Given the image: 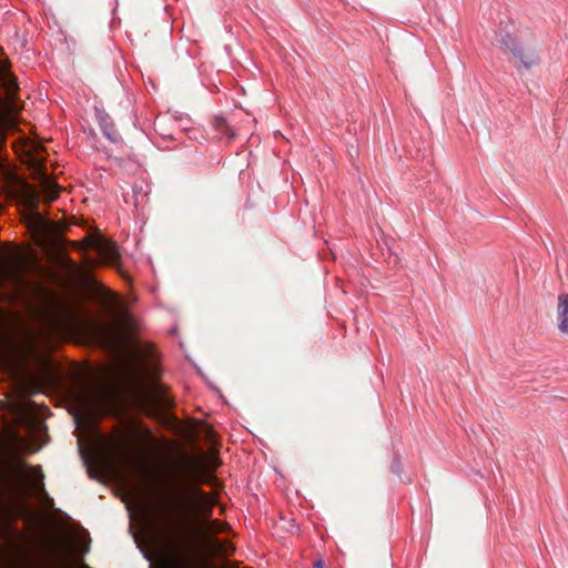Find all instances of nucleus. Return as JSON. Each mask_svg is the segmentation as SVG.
I'll return each instance as SVG.
<instances>
[{"label": "nucleus", "mask_w": 568, "mask_h": 568, "mask_svg": "<svg viewBox=\"0 0 568 568\" xmlns=\"http://www.w3.org/2000/svg\"><path fill=\"white\" fill-rule=\"evenodd\" d=\"M23 272L24 265L17 257L10 258L0 266L2 278L18 290L23 288L26 285Z\"/></svg>", "instance_id": "423d86ee"}, {"label": "nucleus", "mask_w": 568, "mask_h": 568, "mask_svg": "<svg viewBox=\"0 0 568 568\" xmlns=\"http://www.w3.org/2000/svg\"><path fill=\"white\" fill-rule=\"evenodd\" d=\"M217 466H219V462H217V459H216V458H212V460H211V467H212V468H216Z\"/></svg>", "instance_id": "f3484780"}, {"label": "nucleus", "mask_w": 568, "mask_h": 568, "mask_svg": "<svg viewBox=\"0 0 568 568\" xmlns=\"http://www.w3.org/2000/svg\"><path fill=\"white\" fill-rule=\"evenodd\" d=\"M146 399L151 406L159 410H166L172 405V398L166 393V388L160 383H154L148 394Z\"/></svg>", "instance_id": "6e6552de"}, {"label": "nucleus", "mask_w": 568, "mask_h": 568, "mask_svg": "<svg viewBox=\"0 0 568 568\" xmlns=\"http://www.w3.org/2000/svg\"><path fill=\"white\" fill-rule=\"evenodd\" d=\"M165 555L162 559L163 568H195L187 551L189 539L185 535L175 531H165Z\"/></svg>", "instance_id": "7ed1b4c3"}, {"label": "nucleus", "mask_w": 568, "mask_h": 568, "mask_svg": "<svg viewBox=\"0 0 568 568\" xmlns=\"http://www.w3.org/2000/svg\"><path fill=\"white\" fill-rule=\"evenodd\" d=\"M87 264H88L89 266H93V265L95 264V262H94L92 258H89V260L87 261Z\"/></svg>", "instance_id": "6ab92c4d"}, {"label": "nucleus", "mask_w": 568, "mask_h": 568, "mask_svg": "<svg viewBox=\"0 0 568 568\" xmlns=\"http://www.w3.org/2000/svg\"><path fill=\"white\" fill-rule=\"evenodd\" d=\"M4 88L8 94V99L13 104L16 100V93L18 90V83L16 79L11 78L9 74L4 78Z\"/></svg>", "instance_id": "ddd939ff"}, {"label": "nucleus", "mask_w": 568, "mask_h": 568, "mask_svg": "<svg viewBox=\"0 0 568 568\" xmlns=\"http://www.w3.org/2000/svg\"><path fill=\"white\" fill-rule=\"evenodd\" d=\"M70 396L81 412L92 413L100 406L102 392L90 383H79L70 389Z\"/></svg>", "instance_id": "20e7f679"}, {"label": "nucleus", "mask_w": 568, "mask_h": 568, "mask_svg": "<svg viewBox=\"0 0 568 568\" xmlns=\"http://www.w3.org/2000/svg\"><path fill=\"white\" fill-rule=\"evenodd\" d=\"M40 185L49 201H54L58 197L60 187L48 176L45 171L41 172Z\"/></svg>", "instance_id": "f8f14e48"}, {"label": "nucleus", "mask_w": 568, "mask_h": 568, "mask_svg": "<svg viewBox=\"0 0 568 568\" xmlns=\"http://www.w3.org/2000/svg\"><path fill=\"white\" fill-rule=\"evenodd\" d=\"M212 516V509L209 507L203 513L204 517V524H203V534L207 538H212L213 535L225 532L230 526L227 523L219 521V520H211Z\"/></svg>", "instance_id": "9d476101"}, {"label": "nucleus", "mask_w": 568, "mask_h": 568, "mask_svg": "<svg viewBox=\"0 0 568 568\" xmlns=\"http://www.w3.org/2000/svg\"><path fill=\"white\" fill-rule=\"evenodd\" d=\"M217 124H219V126H221V128H222V126H224V125H226V123L224 122V120H219V121H217Z\"/></svg>", "instance_id": "aec40b11"}, {"label": "nucleus", "mask_w": 568, "mask_h": 568, "mask_svg": "<svg viewBox=\"0 0 568 568\" xmlns=\"http://www.w3.org/2000/svg\"><path fill=\"white\" fill-rule=\"evenodd\" d=\"M557 324L562 334H568V294L558 296Z\"/></svg>", "instance_id": "9b49d317"}, {"label": "nucleus", "mask_w": 568, "mask_h": 568, "mask_svg": "<svg viewBox=\"0 0 568 568\" xmlns=\"http://www.w3.org/2000/svg\"><path fill=\"white\" fill-rule=\"evenodd\" d=\"M89 246L95 250L104 263L113 264L120 258V253L113 242L97 237L89 241Z\"/></svg>", "instance_id": "0eeeda50"}, {"label": "nucleus", "mask_w": 568, "mask_h": 568, "mask_svg": "<svg viewBox=\"0 0 568 568\" xmlns=\"http://www.w3.org/2000/svg\"><path fill=\"white\" fill-rule=\"evenodd\" d=\"M121 320H122L123 325L130 326L131 320H130V316H129V314L126 312H122Z\"/></svg>", "instance_id": "dca6fc26"}, {"label": "nucleus", "mask_w": 568, "mask_h": 568, "mask_svg": "<svg viewBox=\"0 0 568 568\" xmlns=\"http://www.w3.org/2000/svg\"><path fill=\"white\" fill-rule=\"evenodd\" d=\"M109 139H111L112 141H115L116 140V136H112L111 134H108Z\"/></svg>", "instance_id": "412c9836"}, {"label": "nucleus", "mask_w": 568, "mask_h": 568, "mask_svg": "<svg viewBox=\"0 0 568 568\" xmlns=\"http://www.w3.org/2000/svg\"><path fill=\"white\" fill-rule=\"evenodd\" d=\"M314 568H324L323 561L318 560L315 562Z\"/></svg>", "instance_id": "a211bd4d"}, {"label": "nucleus", "mask_w": 568, "mask_h": 568, "mask_svg": "<svg viewBox=\"0 0 568 568\" xmlns=\"http://www.w3.org/2000/svg\"><path fill=\"white\" fill-rule=\"evenodd\" d=\"M402 469L400 462L395 459L392 464V471L398 474Z\"/></svg>", "instance_id": "2eb2a0df"}, {"label": "nucleus", "mask_w": 568, "mask_h": 568, "mask_svg": "<svg viewBox=\"0 0 568 568\" xmlns=\"http://www.w3.org/2000/svg\"><path fill=\"white\" fill-rule=\"evenodd\" d=\"M99 294L101 300H103L105 303L113 304L116 302V296L111 291L106 290L105 287L99 288Z\"/></svg>", "instance_id": "4468645a"}, {"label": "nucleus", "mask_w": 568, "mask_h": 568, "mask_svg": "<svg viewBox=\"0 0 568 568\" xmlns=\"http://www.w3.org/2000/svg\"><path fill=\"white\" fill-rule=\"evenodd\" d=\"M501 45L510 52L525 68H531L538 62V50L531 45H523L518 40L506 33L501 36Z\"/></svg>", "instance_id": "39448f33"}, {"label": "nucleus", "mask_w": 568, "mask_h": 568, "mask_svg": "<svg viewBox=\"0 0 568 568\" xmlns=\"http://www.w3.org/2000/svg\"><path fill=\"white\" fill-rule=\"evenodd\" d=\"M181 479L183 485L179 486V489L170 491L173 510L179 515L180 519L193 514L197 504L206 503L207 499V495L200 488L185 485L190 480L189 474L184 471Z\"/></svg>", "instance_id": "f03ea898"}, {"label": "nucleus", "mask_w": 568, "mask_h": 568, "mask_svg": "<svg viewBox=\"0 0 568 568\" xmlns=\"http://www.w3.org/2000/svg\"><path fill=\"white\" fill-rule=\"evenodd\" d=\"M34 295L37 305L32 310V316L43 338L61 332L74 321V308L55 293L45 290L41 284H36Z\"/></svg>", "instance_id": "f257e3e1"}, {"label": "nucleus", "mask_w": 568, "mask_h": 568, "mask_svg": "<svg viewBox=\"0 0 568 568\" xmlns=\"http://www.w3.org/2000/svg\"><path fill=\"white\" fill-rule=\"evenodd\" d=\"M204 546H205L206 550L213 556L229 557L235 550V548L231 541L221 540L215 537L206 538Z\"/></svg>", "instance_id": "1a4fd4ad"}]
</instances>
